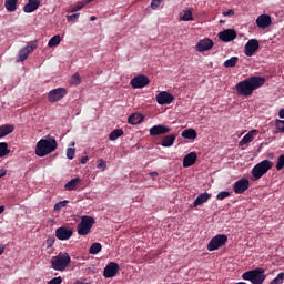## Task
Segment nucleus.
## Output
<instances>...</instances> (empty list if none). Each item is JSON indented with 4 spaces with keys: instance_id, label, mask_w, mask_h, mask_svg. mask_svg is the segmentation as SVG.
<instances>
[{
    "instance_id": "1a4fd4ad",
    "label": "nucleus",
    "mask_w": 284,
    "mask_h": 284,
    "mask_svg": "<svg viewBox=\"0 0 284 284\" xmlns=\"http://www.w3.org/2000/svg\"><path fill=\"white\" fill-rule=\"evenodd\" d=\"M65 94H68V90L64 88L53 89L48 94V101L50 103H57V101H61Z\"/></svg>"
},
{
    "instance_id": "13d9d810",
    "label": "nucleus",
    "mask_w": 284,
    "mask_h": 284,
    "mask_svg": "<svg viewBox=\"0 0 284 284\" xmlns=\"http://www.w3.org/2000/svg\"><path fill=\"white\" fill-rule=\"evenodd\" d=\"M3 252H6V246H0V256L3 254Z\"/></svg>"
},
{
    "instance_id": "7c9ffc66",
    "label": "nucleus",
    "mask_w": 284,
    "mask_h": 284,
    "mask_svg": "<svg viewBox=\"0 0 284 284\" xmlns=\"http://www.w3.org/2000/svg\"><path fill=\"white\" fill-rule=\"evenodd\" d=\"M120 136H123V129H115L109 134V140L116 141Z\"/></svg>"
},
{
    "instance_id": "0eeeda50",
    "label": "nucleus",
    "mask_w": 284,
    "mask_h": 284,
    "mask_svg": "<svg viewBox=\"0 0 284 284\" xmlns=\"http://www.w3.org/2000/svg\"><path fill=\"white\" fill-rule=\"evenodd\" d=\"M227 243V235L225 234H217L215 235L207 244L209 252H216L219 247H223Z\"/></svg>"
},
{
    "instance_id": "c85d7f7f",
    "label": "nucleus",
    "mask_w": 284,
    "mask_h": 284,
    "mask_svg": "<svg viewBox=\"0 0 284 284\" xmlns=\"http://www.w3.org/2000/svg\"><path fill=\"white\" fill-rule=\"evenodd\" d=\"M17 3H19V0H6L4 7L8 12H14L17 10Z\"/></svg>"
},
{
    "instance_id": "79ce46f5",
    "label": "nucleus",
    "mask_w": 284,
    "mask_h": 284,
    "mask_svg": "<svg viewBox=\"0 0 284 284\" xmlns=\"http://www.w3.org/2000/svg\"><path fill=\"white\" fill-rule=\"evenodd\" d=\"M74 154H77V150L73 148H69L67 150V158L72 161V159H74Z\"/></svg>"
},
{
    "instance_id": "c03bdc74",
    "label": "nucleus",
    "mask_w": 284,
    "mask_h": 284,
    "mask_svg": "<svg viewBox=\"0 0 284 284\" xmlns=\"http://www.w3.org/2000/svg\"><path fill=\"white\" fill-rule=\"evenodd\" d=\"M97 168H98V170H105L108 168V164L105 163V160H103V159L98 160Z\"/></svg>"
},
{
    "instance_id": "4c0bfd02",
    "label": "nucleus",
    "mask_w": 284,
    "mask_h": 284,
    "mask_svg": "<svg viewBox=\"0 0 284 284\" xmlns=\"http://www.w3.org/2000/svg\"><path fill=\"white\" fill-rule=\"evenodd\" d=\"M182 21H194V18L192 17V10L184 11Z\"/></svg>"
},
{
    "instance_id": "39448f33",
    "label": "nucleus",
    "mask_w": 284,
    "mask_h": 284,
    "mask_svg": "<svg viewBox=\"0 0 284 284\" xmlns=\"http://www.w3.org/2000/svg\"><path fill=\"white\" fill-rule=\"evenodd\" d=\"M243 281H250L252 284H262L265 282V270L263 268H255L247 271L242 274Z\"/></svg>"
},
{
    "instance_id": "603ef678",
    "label": "nucleus",
    "mask_w": 284,
    "mask_h": 284,
    "mask_svg": "<svg viewBox=\"0 0 284 284\" xmlns=\"http://www.w3.org/2000/svg\"><path fill=\"white\" fill-rule=\"evenodd\" d=\"M92 1L94 0H82L80 3L85 8V6H88V3H92Z\"/></svg>"
},
{
    "instance_id": "9d476101",
    "label": "nucleus",
    "mask_w": 284,
    "mask_h": 284,
    "mask_svg": "<svg viewBox=\"0 0 284 284\" xmlns=\"http://www.w3.org/2000/svg\"><path fill=\"white\" fill-rule=\"evenodd\" d=\"M73 234L74 231L68 226H60L55 230V237H58L59 241H70Z\"/></svg>"
},
{
    "instance_id": "c756f323",
    "label": "nucleus",
    "mask_w": 284,
    "mask_h": 284,
    "mask_svg": "<svg viewBox=\"0 0 284 284\" xmlns=\"http://www.w3.org/2000/svg\"><path fill=\"white\" fill-rule=\"evenodd\" d=\"M101 250H103V246L101 245V243L95 242V243L91 244V246L89 248V254L97 255V254H99V252H101Z\"/></svg>"
},
{
    "instance_id": "e433bc0d",
    "label": "nucleus",
    "mask_w": 284,
    "mask_h": 284,
    "mask_svg": "<svg viewBox=\"0 0 284 284\" xmlns=\"http://www.w3.org/2000/svg\"><path fill=\"white\" fill-rule=\"evenodd\" d=\"M277 172H281V170H283L284 168V154H281L278 158H277V163L275 165Z\"/></svg>"
},
{
    "instance_id": "bf43d9fd",
    "label": "nucleus",
    "mask_w": 284,
    "mask_h": 284,
    "mask_svg": "<svg viewBox=\"0 0 284 284\" xmlns=\"http://www.w3.org/2000/svg\"><path fill=\"white\" fill-rule=\"evenodd\" d=\"M90 21H97V17L95 16H91L90 17Z\"/></svg>"
},
{
    "instance_id": "58836bf2",
    "label": "nucleus",
    "mask_w": 284,
    "mask_h": 284,
    "mask_svg": "<svg viewBox=\"0 0 284 284\" xmlns=\"http://www.w3.org/2000/svg\"><path fill=\"white\" fill-rule=\"evenodd\" d=\"M81 83V75L75 73L71 78V85H79Z\"/></svg>"
},
{
    "instance_id": "ea45409f",
    "label": "nucleus",
    "mask_w": 284,
    "mask_h": 284,
    "mask_svg": "<svg viewBox=\"0 0 284 284\" xmlns=\"http://www.w3.org/2000/svg\"><path fill=\"white\" fill-rule=\"evenodd\" d=\"M227 197H230V192L229 191H221L216 195L217 201H224V199H227Z\"/></svg>"
},
{
    "instance_id": "5701e85b",
    "label": "nucleus",
    "mask_w": 284,
    "mask_h": 284,
    "mask_svg": "<svg viewBox=\"0 0 284 284\" xmlns=\"http://www.w3.org/2000/svg\"><path fill=\"white\" fill-rule=\"evenodd\" d=\"M212 199V194L205 192L201 193L193 202V207H199V205H203V203H207Z\"/></svg>"
},
{
    "instance_id": "3c124183",
    "label": "nucleus",
    "mask_w": 284,
    "mask_h": 284,
    "mask_svg": "<svg viewBox=\"0 0 284 284\" xmlns=\"http://www.w3.org/2000/svg\"><path fill=\"white\" fill-rule=\"evenodd\" d=\"M8 174V171L6 169H0V179H3Z\"/></svg>"
},
{
    "instance_id": "f704fd0d",
    "label": "nucleus",
    "mask_w": 284,
    "mask_h": 284,
    "mask_svg": "<svg viewBox=\"0 0 284 284\" xmlns=\"http://www.w3.org/2000/svg\"><path fill=\"white\" fill-rule=\"evenodd\" d=\"M68 203H70L68 200L60 201V202L55 203L53 206L54 212H59V211L63 210V207H65L68 205Z\"/></svg>"
},
{
    "instance_id": "a878e982",
    "label": "nucleus",
    "mask_w": 284,
    "mask_h": 284,
    "mask_svg": "<svg viewBox=\"0 0 284 284\" xmlns=\"http://www.w3.org/2000/svg\"><path fill=\"white\" fill-rule=\"evenodd\" d=\"M14 132V125L12 124H4L0 126V139L3 136H8V134H12Z\"/></svg>"
},
{
    "instance_id": "9b49d317",
    "label": "nucleus",
    "mask_w": 284,
    "mask_h": 284,
    "mask_svg": "<svg viewBox=\"0 0 284 284\" xmlns=\"http://www.w3.org/2000/svg\"><path fill=\"white\" fill-rule=\"evenodd\" d=\"M247 190H250V180L247 178H242L233 184L235 194H244Z\"/></svg>"
},
{
    "instance_id": "f03ea898",
    "label": "nucleus",
    "mask_w": 284,
    "mask_h": 284,
    "mask_svg": "<svg viewBox=\"0 0 284 284\" xmlns=\"http://www.w3.org/2000/svg\"><path fill=\"white\" fill-rule=\"evenodd\" d=\"M57 150V140L54 138L41 139L36 146L37 156H48Z\"/></svg>"
},
{
    "instance_id": "423d86ee",
    "label": "nucleus",
    "mask_w": 284,
    "mask_h": 284,
    "mask_svg": "<svg viewBox=\"0 0 284 284\" xmlns=\"http://www.w3.org/2000/svg\"><path fill=\"white\" fill-rule=\"evenodd\" d=\"M92 227H94V217L83 215L80 223L78 224V234L79 236H88Z\"/></svg>"
},
{
    "instance_id": "aec40b11",
    "label": "nucleus",
    "mask_w": 284,
    "mask_h": 284,
    "mask_svg": "<svg viewBox=\"0 0 284 284\" xmlns=\"http://www.w3.org/2000/svg\"><path fill=\"white\" fill-rule=\"evenodd\" d=\"M39 6H41L40 0H28V3L23 7V12L30 14L36 10H39Z\"/></svg>"
},
{
    "instance_id": "37998d69",
    "label": "nucleus",
    "mask_w": 284,
    "mask_h": 284,
    "mask_svg": "<svg viewBox=\"0 0 284 284\" xmlns=\"http://www.w3.org/2000/svg\"><path fill=\"white\" fill-rule=\"evenodd\" d=\"M83 4L81 3V1H79L75 6H73L69 12H79V10H83Z\"/></svg>"
},
{
    "instance_id": "412c9836",
    "label": "nucleus",
    "mask_w": 284,
    "mask_h": 284,
    "mask_svg": "<svg viewBox=\"0 0 284 284\" xmlns=\"http://www.w3.org/2000/svg\"><path fill=\"white\" fill-rule=\"evenodd\" d=\"M196 159H199L196 152H191L186 154L183 159V168H192V165L196 163Z\"/></svg>"
},
{
    "instance_id": "cd10ccee",
    "label": "nucleus",
    "mask_w": 284,
    "mask_h": 284,
    "mask_svg": "<svg viewBox=\"0 0 284 284\" xmlns=\"http://www.w3.org/2000/svg\"><path fill=\"white\" fill-rule=\"evenodd\" d=\"M143 119L142 114L133 113L128 118V123H130V125H139V123H142Z\"/></svg>"
},
{
    "instance_id": "6ab92c4d",
    "label": "nucleus",
    "mask_w": 284,
    "mask_h": 284,
    "mask_svg": "<svg viewBox=\"0 0 284 284\" xmlns=\"http://www.w3.org/2000/svg\"><path fill=\"white\" fill-rule=\"evenodd\" d=\"M219 39L222 40L224 43H230V41H234L236 39V30L234 29H226L219 33Z\"/></svg>"
},
{
    "instance_id": "4468645a",
    "label": "nucleus",
    "mask_w": 284,
    "mask_h": 284,
    "mask_svg": "<svg viewBox=\"0 0 284 284\" xmlns=\"http://www.w3.org/2000/svg\"><path fill=\"white\" fill-rule=\"evenodd\" d=\"M214 48V41H212V39L210 38H205L200 40L196 43L195 50L197 52H207V50H212Z\"/></svg>"
},
{
    "instance_id": "864d4df0",
    "label": "nucleus",
    "mask_w": 284,
    "mask_h": 284,
    "mask_svg": "<svg viewBox=\"0 0 284 284\" xmlns=\"http://www.w3.org/2000/svg\"><path fill=\"white\" fill-rule=\"evenodd\" d=\"M89 158L88 156H83L80 161V163H82V165H85V163H88Z\"/></svg>"
},
{
    "instance_id": "bb28decb",
    "label": "nucleus",
    "mask_w": 284,
    "mask_h": 284,
    "mask_svg": "<svg viewBox=\"0 0 284 284\" xmlns=\"http://www.w3.org/2000/svg\"><path fill=\"white\" fill-rule=\"evenodd\" d=\"M182 139H189L190 141H194L199 134L196 133V130L194 129H186L182 131L181 133Z\"/></svg>"
},
{
    "instance_id": "5fc2aeb1",
    "label": "nucleus",
    "mask_w": 284,
    "mask_h": 284,
    "mask_svg": "<svg viewBox=\"0 0 284 284\" xmlns=\"http://www.w3.org/2000/svg\"><path fill=\"white\" fill-rule=\"evenodd\" d=\"M150 176H152V179H156V176H159V172L153 171L150 173Z\"/></svg>"
},
{
    "instance_id": "b1692460",
    "label": "nucleus",
    "mask_w": 284,
    "mask_h": 284,
    "mask_svg": "<svg viewBox=\"0 0 284 284\" xmlns=\"http://www.w3.org/2000/svg\"><path fill=\"white\" fill-rule=\"evenodd\" d=\"M79 185H81V180L80 178H74L71 179L65 185L64 189L67 192H72L74 190H79Z\"/></svg>"
},
{
    "instance_id": "a211bd4d",
    "label": "nucleus",
    "mask_w": 284,
    "mask_h": 284,
    "mask_svg": "<svg viewBox=\"0 0 284 284\" xmlns=\"http://www.w3.org/2000/svg\"><path fill=\"white\" fill-rule=\"evenodd\" d=\"M256 26L261 30L270 28L272 26V17L270 14H261L256 18Z\"/></svg>"
},
{
    "instance_id": "473e14b6",
    "label": "nucleus",
    "mask_w": 284,
    "mask_h": 284,
    "mask_svg": "<svg viewBox=\"0 0 284 284\" xmlns=\"http://www.w3.org/2000/svg\"><path fill=\"white\" fill-rule=\"evenodd\" d=\"M236 63H239V57H232L224 61V68H235Z\"/></svg>"
},
{
    "instance_id": "8fccbe9b",
    "label": "nucleus",
    "mask_w": 284,
    "mask_h": 284,
    "mask_svg": "<svg viewBox=\"0 0 284 284\" xmlns=\"http://www.w3.org/2000/svg\"><path fill=\"white\" fill-rule=\"evenodd\" d=\"M54 237H48L47 240V247H52L54 245Z\"/></svg>"
},
{
    "instance_id": "4d7b16f0",
    "label": "nucleus",
    "mask_w": 284,
    "mask_h": 284,
    "mask_svg": "<svg viewBox=\"0 0 284 284\" xmlns=\"http://www.w3.org/2000/svg\"><path fill=\"white\" fill-rule=\"evenodd\" d=\"M3 212H6V206L0 205V214H3Z\"/></svg>"
},
{
    "instance_id": "6e6552de",
    "label": "nucleus",
    "mask_w": 284,
    "mask_h": 284,
    "mask_svg": "<svg viewBox=\"0 0 284 284\" xmlns=\"http://www.w3.org/2000/svg\"><path fill=\"white\" fill-rule=\"evenodd\" d=\"M37 42H31L30 44L21 49L18 54L17 63H23V61H26L28 57H30V54H32V52L37 50Z\"/></svg>"
},
{
    "instance_id": "dca6fc26",
    "label": "nucleus",
    "mask_w": 284,
    "mask_h": 284,
    "mask_svg": "<svg viewBox=\"0 0 284 284\" xmlns=\"http://www.w3.org/2000/svg\"><path fill=\"white\" fill-rule=\"evenodd\" d=\"M119 274V264L116 262H110L103 271L104 278H114V275Z\"/></svg>"
},
{
    "instance_id": "72a5a7b5",
    "label": "nucleus",
    "mask_w": 284,
    "mask_h": 284,
    "mask_svg": "<svg viewBox=\"0 0 284 284\" xmlns=\"http://www.w3.org/2000/svg\"><path fill=\"white\" fill-rule=\"evenodd\" d=\"M10 154V149H8V144L6 142H0V159Z\"/></svg>"
},
{
    "instance_id": "4be33fe9",
    "label": "nucleus",
    "mask_w": 284,
    "mask_h": 284,
    "mask_svg": "<svg viewBox=\"0 0 284 284\" xmlns=\"http://www.w3.org/2000/svg\"><path fill=\"white\" fill-rule=\"evenodd\" d=\"M257 133L258 131L252 130L247 134H245L239 142L240 148H243V145H247V143H252L254 141V136H256Z\"/></svg>"
},
{
    "instance_id": "de8ad7c7",
    "label": "nucleus",
    "mask_w": 284,
    "mask_h": 284,
    "mask_svg": "<svg viewBox=\"0 0 284 284\" xmlns=\"http://www.w3.org/2000/svg\"><path fill=\"white\" fill-rule=\"evenodd\" d=\"M61 283H63V278L61 276H58V277H53L47 284H61Z\"/></svg>"
},
{
    "instance_id": "f257e3e1",
    "label": "nucleus",
    "mask_w": 284,
    "mask_h": 284,
    "mask_svg": "<svg viewBox=\"0 0 284 284\" xmlns=\"http://www.w3.org/2000/svg\"><path fill=\"white\" fill-rule=\"evenodd\" d=\"M263 85H265V78L255 75L240 81L235 85V90L240 97H252L254 90H258V88H263Z\"/></svg>"
},
{
    "instance_id": "ddd939ff",
    "label": "nucleus",
    "mask_w": 284,
    "mask_h": 284,
    "mask_svg": "<svg viewBox=\"0 0 284 284\" xmlns=\"http://www.w3.org/2000/svg\"><path fill=\"white\" fill-rule=\"evenodd\" d=\"M170 132H172V129L162 124L154 125L149 130L150 136H161L163 134H170Z\"/></svg>"
},
{
    "instance_id": "f3484780",
    "label": "nucleus",
    "mask_w": 284,
    "mask_h": 284,
    "mask_svg": "<svg viewBox=\"0 0 284 284\" xmlns=\"http://www.w3.org/2000/svg\"><path fill=\"white\" fill-rule=\"evenodd\" d=\"M258 48H260L258 40L251 39L245 44L244 54L246 57H254V52H256V50H258Z\"/></svg>"
},
{
    "instance_id": "f8f14e48",
    "label": "nucleus",
    "mask_w": 284,
    "mask_h": 284,
    "mask_svg": "<svg viewBox=\"0 0 284 284\" xmlns=\"http://www.w3.org/2000/svg\"><path fill=\"white\" fill-rule=\"evenodd\" d=\"M130 83L134 90H139L145 88V85H150V78H148V75H138L134 77Z\"/></svg>"
},
{
    "instance_id": "20e7f679",
    "label": "nucleus",
    "mask_w": 284,
    "mask_h": 284,
    "mask_svg": "<svg viewBox=\"0 0 284 284\" xmlns=\"http://www.w3.org/2000/svg\"><path fill=\"white\" fill-rule=\"evenodd\" d=\"M274 168V162L270 160H263L262 162L257 163L253 169H252V176L254 181H258V179H262L263 175L267 174L270 170Z\"/></svg>"
},
{
    "instance_id": "2f4dec72",
    "label": "nucleus",
    "mask_w": 284,
    "mask_h": 284,
    "mask_svg": "<svg viewBox=\"0 0 284 284\" xmlns=\"http://www.w3.org/2000/svg\"><path fill=\"white\" fill-rule=\"evenodd\" d=\"M60 43H61V36L57 34L49 40L48 45L49 48H57V45H59Z\"/></svg>"
},
{
    "instance_id": "a19ab883",
    "label": "nucleus",
    "mask_w": 284,
    "mask_h": 284,
    "mask_svg": "<svg viewBox=\"0 0 284 284\" xmlns=\"http://www.w3.org/2000/svg\"><path fill=\"white\" fill-rule=\"evenodd\" d=\"M284 273H278V275L271 282V284H283Z\"/></svg>"
},
{
    "instance_id": "6e6d98bb",
    "label": "nucleus",
    "mask_w": 284,
    "mask_h": 284,
    "mask_svg": "<svg viewBox=\"0 0 284 284\" xmlns=\"http://www.w3.org/2000/svg\"><path fill=\"white\" fill-rule=\"evenodd\" d=\"M278 116H280V119H284V109H281L278 111Z\"/></svg>"
},
{
    "instance_id": "393cba45",
    "label": "nucleus",
    "mask_w": 284,
    "mask_h": 284,
    "mask_svg": "<svg viewBox=\"0 0 284 284\" xmlns=\"http://www.w3.org/2000/svg\"><path fill=\"white\" fill-rule=\"evenodd\" d=\"M174 141H176V134L165 135L162 139L161 145L162 148H172L174 145Z\"/></svg>"
},
{
    "instance_id": "2eb2a0df",
    "label": "nucleus",
    "mask_w": 284,
    "mask_h": 284,
    "mask_svg": "<svg viewBox=\"0 0 284 284\" xmlns=\"http://www.w3.org/2000/svg\"><path fill=\"white\" fill-rule=\"evenodd\" d=\"M172 101H174V95H172V93L168 91H161L156 95V102L159 103V105H170Z\"/></svg>"
},
{
    "instance_id": "09e8293b",
    "label": "nucleus",
    "mask_w": 284,
    "mask_h": 284,
    "mask_svg": "<svg viewBox=\"0 0 284 284\" xmlns=\"http://www.w3.org/2000/svg\"><path fill=\"white\" fill-rule=\"evenodd\" d=\"M223 17H234V10L229 9L227 11L222 12Z\"/></svg>"
},
{
    "instance_id": "a18cd8bd",
    "label": "nucleus",
    "mask_w": 284,
    "mask_h": 284,
    "mask_svg": "<svg viewBox=\"0 0 284 284\" xmlns=\"http://www.w3.org/2000/svg\"><path fill=\"white\" fill-rule=\"evenodd\" d=\"M79 17H81V13H74V14H71V16H67V21L69 23H72V21H77V19H79Z\"/></svg>"
},
{
    "instance_id": "7ed1b4c3",
    "label": "nucleus",
    "mask_w": 284,
    "mask_h": 284,
    "mask_svg": "<svg viewBox=\"0 0 284 284\" xmlns=\"http://www.w3.org/2000/svg\"><path fill=\"white\" fill-rule=\"evenodd\" d=\"M50 263L51 268L55 272H65V270H68L72 263V257H70V254L68 253H59L51 258Z\"/></svg>"
},
{
    "instance_id": "c9c22d12",
    "label": "nucleus",
    "mask_w": 284,
    "mask_h": 284,
    "mask_svg": "<svg viewBox=\"0 0 284 284\" xmlns=\"http://www.w3.org/2000/svg\"><path fill=\"white\" fill-rule=\"evenodd\" d=\"M275 128H276V131H275L276 134L284 132V120H276Z\"/></svg>"
},
{
    "instance_id": "49530a36",
    "label": "nucleus",
    "mask_w": 284,
    "mask_h": 284,
    "mask_svg": "<svg viewBox=\"0 0 284 284\" xmlns=\"http://www.w3.org/2000/svg\"><path fill=\"white\" fill-rule=\"evenodd\" d=\"M161 3H163V0H152L151 1V8L153 10H156V8H159L161 6Z\"/></svg>"
}]
</instances>
